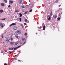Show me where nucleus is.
Here are the masks:
<instances>
[{
    "instance_id": "obj_1",
    "label": "nucleus",
    "mask_w": 65,
    "mask_h": 65,
    "mask_svg": "<svg viewBox=\"0 0 65 65\" xmlns=\"http://www.w3.org/2000/svg\"><path fill=\"white\" fill-rule=\"evenodd\" d=\"M51 16L50 15H48L47 16V20L48 21H50L51 20Z\"/></svg>"
},
{
    "instance_id": "obj_2",
    "label": "nucleus",
    "mask_w": 65,
    "mask_h": 65,
    "mask_svg": "<svg viewBox=\"0 0 65 65\" xmlns=\"http://www.w3.org/2000/svg\"><path fill=\"white\" fill-rule=\"evenodd\" d=\"M16 25V23H13L12 24H11L10 26L9 27H11L13 25Z\"/></svg>"
},
{
    "instance_id": "obj_3",
    "label": "nucleus",
    "mask_w": 65,
    "mask_h": 65,
    "mask_svg": "<svg viewBox=\"0 0 65 65\" xmlns=\"http://www.w3.org/2000/svg\"><path fill=\"white\" fill-rule=\"evenodd\" d=\"M15 43V42H11L10 43V44H11V45H13V44H14Z\"/></svg>"
},
{
    "instance_id": "obj_4",
    "label": "nucleus",
    "mask_w": 65,
    "mask_h": 65,
    "mask_svg": "<svg viewBox=\"0 0 65 65\" xmlns=\"http://www.w3.org/2000/svg\"><path fill=\"white\" fill-rule=\"evenodd\" d=\"M16 33H18L20 34L21 33V32H20V31L19 30H17L16 31Z\"/></svg>"
},
{
    "instance_id": "obj_5",
    "label": "nucleus",
    "mask_w": 65,
    "mask_h": 65,
    "mask_svg": "<svg viewBox=\"0 0 65 65\" xmlns=\"http://www.w3.org/2000/svg\"><path fill=\"white\" fill-rule=\"evenodd\" d=\"M1 6H4V3H1Z\"/></svg>"
},
{
    "instance_id": "obj_6",
    "label": "nucleus",
    "mask_w": 65,
    "mask_h": 65,
    "mask_svg": "<svg viewBox=\"0 0 65 65\" xmlns=\"http://www.w3.org/2000/svg\"><path fill=\"white\" fill-rule=\"evenodd\" d=\"M43 30H45V26L44 25L43 27Z\"/></svg>"
},
{
    "instance_id": "obj_7",
    "label": "nucleus",
    "mask_w": 65,
    "mask_h": 65,
    "mask_svg": "<svg viewBox=\"0 0 65 65\" xmlns=\"http://www.w3.org/2000/svg\"><path fill=\"white\" fill-rule=\"evenodd\" d=\"M9 2L11 3V4H12L13 3V1H9Z\"/></svg>"
},
{
    "instance_id": "obj_8",
    "label": "nucleus",
    "mask_w": 65,
    "mask_h": 65,
    "mask_svg": "<svg viewBox=\"0 0 65 65\" xmlns=\"http://www.w3.org/2000/svg\"><path fill=\"white\" fill-rule=\"evenodd\" d=\"M19 15H20V17H21L22 16H23V14H22L21 13H19Z\"/></svg>"
},
{
    "instance_id": "obj_9",
    "label": "nucleus",
    "mask_w": 65,
    "mask_h": 65,
    "mask_svg": "<svg viewBox=\"0 0 65 65\" xmlns=\"http://www.w3.org/2000/svg\"><path fill=\"white\" fill-rule=\"evenodd\" d=\"M18 42H16L15 43V44L14 45H17V44H18Z\"/></svg>"
},
{
    "instance_id": "obj_10",
    "label": "nucleus",
    "mask_w": 65,
    "mask_h": 65,
    "mask_svg": "<svg viewBox=\"0 0 65 65\" xmlns=\"http://www.w3.org/2000/svg\"><path fill=\"white\" fill-rule=\"evenodd\" d=\"M13 29L14 30H16L17 29V28L16 27H14Z\"/></svg>"
},
{
    "instance_id": "obj_11",
    "label": "nucleus",
    "mask_w": 65,
    "mask_h": 65,
    "mask_svg": "<svg viewBox=\"0 0 65 65\" xmlns=\"http://www.w3.org/2000/svg\"><path fill=\"white\" fill-rule=\"evenodd\" d=\"M54 17L55 19H56V18H57V15H55Z\"/></svg>"
},
{
    "instance_id": "obj_12",
    "label": "nucleus",
    "mask_w": 65,
    "mask_h": 65,
    "mask_svg": "<svg viewBox=\"0 0 65 65\" xmlns=\"http://www.w3.org/2000/svg\"><path fill=\"white\" fill-rule=\"evenodd\" d=\"M18 49V48H17V47H15V48H14V51H15L16 50H17Z\"/></svg>"
},
{
    "instance_id": "obj_13",
    "label": "nucleus",
    "mask_w": 65,
    "mask_h": 65,
    "mask_svg": "<svg viewBox=\"0 0 65 65\" xmlns=\"http://www.w3.org/2000/svg\"><path fill=\"white\" fill-rule=\"evenodd\" d=\"M21 26H22V28H24V26L23 25V24H21Z\"/></svg>"
},
{
    "instance_id": "obj_14",
    "label": "nucleus",
    "mask_w": 65,
    "mask_h": 65,
    "mask_svg": "<svg viewBox=\"0 0 65 65\" xmlns=\"http://www.w3.org/2000/svg\"><path fill=\"white\" fill-rule=\"evenodd\" d=\"M0 12L1 13L3 12V10H0Z\"/></svg>"
},
{
    "instance_id": "obj_15",
    "label": "nucleus",
    "mask_w": 65,
    "mask_h": 65,
    "mask_svg": "<svg viewBox=\"0 0 65 65\" xmlns=\"http://www.w3.org/2000/svg\"><path fill=\"white\" fill-rule=\"evenodd\" d=\"M4 1L5 3H7V0H4Z\"/></svg>"
},
{
    "instance_id": "obj_16",
    "label": "nucleus",
    "mask_w": 65,
    "mask_h": 65,
    "mask_svg": "<svg viewBox=\"0 0 65 65\" xmlns=\"http://www.w3.org/2000/svg\"><path fill=\"white\" fill-rule=\"evenodd\" d=\"M27 12H28V11L24 13V14H27Z\"/></svg>"
},
{
    "instance_id": "obj_17",
    "label": "nucleus",
    "mask_w": 65,
    "mask_h": 65,
    "mask_svg": "<svg viewBox=\"0 0 65 65\" xmlns=\"http://www.w3.org/2000/svg\"><path fill=\"white\" fill-rule=\"evenodd\" d=\"M25 22H27V21H28V20H27V19H25Z\"/></svg>"
},
{
    "instance_id": "obj_18",
    "label": "nucleus",
    "mask_w": 65,
    "mask_h": 65,
    "mask_svg": "<svg viewBox=\"0 0 65 65\" xmlns=\"http://www.w3.org/2000/svg\"><path fill=\"white\" fill-rule=\"evenodd\" d=\"M52 11H51V13H50V16L51 17V16H52V15H53V14H52Z\"/></svg>"
},
{
    "instance_id": "obj_19",
    "label": "nucleus",
    "mask_w": 65,
    "mask_h": 65,
    "mask_svg": "<svg viewBox=\"0 0 65 65\" xmlns=\"http://www.w3.org/2000/svg\"><path fill=\"white\" fill-rule=\"evenodd\" d=\"M57 19L58 20H61V18H60V17H58L57 18Z\"/></svg>"
},
{
    "instance_id": "obj_20",
    "label": "nucleus",
    "mask_w": 65,
    "mask_h": 65,
    "mask_svg": "<svg viewBox=\"0 0 65 65\" xmlns=\"http://www.w3.org/2000/svg\"><path fill=\"white\" fill-rule=\"evenodd\" d=\"M25 38H23L22 39V41H24V40H25Z\"/></svg>"
},
{
    "instance_id": "obj_21",
    "label": "nucleus",
    "mask_w": 65,
    "mask_h": 65,
    "mask_svg": "<svg viewBox=\"0 0 65 65\" xmlns=\"http://www.w3.org/2000/svg\"><path fill=\"white\" fill-rule=\"evenodd\" d=\"M32 11H33V10L32 9H31L29 10V12H32Z\"/></svg>"
},
{
    "instance_id": "obj_22",
    "label": "nucleus",
    "mask_w": 65,
    "mask_h": 65,
    "mask_svg": "<svg viewBox=\"0 0 65 65\" xmlns=\"http://www.w3.org/2000/svg\"><path fill=\"white\" fill-rule=\"evenodd\" d=\"M11 40H13V38L12 37H11L10 38Z\"/></svg>"
},
{
    "instance_id": "obj_23",
    "label": "nucleus",
    "mask_w": 65,
    "mask_h": 65,
    "mask_svg": "<svg viewBox=\"0 0 65 65\" xmlns=\"http://www.w3.org/2000/svg\"><path fill=\"white\" fill-rule=\"evenodd\" d=\"M26 43V42H25L24 43L22 44V45H24V44H25V43Z\"/></svg>"
},
{
    "instance_id": "obj_24",
    "label": "nucleus",
    "mask_w": 65,
    "mask_h": 65,
    "mask_svg": "<svg viewBox=\"0 0 65 65\" xmlns=\"http://www.w3.org/2000/svg\"><path fill=\"white\" fill-rule=\"evenodd\" d=\"M20 47H21V46H18L17 48H20Z\"/></svg>"
},
{
    "instance_id": "obj_25",
    "label": "nucleus",
    "mask_w": 65,
    "mask_h": 65,
    "mask_svg": "<svg viewBox=\"0 0 65 65\" xmlns=\"http://www.w3.org/2000/svg\"><path fill=\"white\" fill-rule=\"evenodd\" d=\"M2 25H3V24H2V23H0V26H1Z\"/></svg>"
},
{
    "instance_id": "obj_26",
    "label": "nucleus",
    "mask_w": 65,
    "mask_h": 65,
    "mask_svg": "<svg viewBox=\"0 0 65 65\" xmlns=\"http://www.w3.org/2000/svg\"><path fill=\"white\" fill-rule=\"evenodd\" d=\"M22 8H25V6H22Z\"/></svg>"
},
{
    "instance_id": "obj_27",
    "label": "nucleus",
    "mask_w": 65,
    "mask_h": 65,
    "mask_svg": "<svg viewBox=\"0 0 65 65\" xmlns=\"http://www.w3.org/2000/svg\"><path fill=\"white\" fill-rule=\"evenodd\" d=\"M15 37L16 38H18V37H18V35H15Z\"/></svg>"
},
{
    "instance_id": "obj_28",
    "label": "nucleus",
    "mask_w": 65,
    "mask_h": 65,
    "mask_svg": "<svg viewBox=\"0 0 65 65\" xmlns=\"http://www.w3.org/2000/svg\"><path fill=\"white\" fill-rule=\"evenodd\" d=\"M6 40V42H7V41H8V39H7V40Z\"/></svg>"
},
{
    "instance_id": "obj_29",
    "label": "nucleus",
    "mask_w": 65,
    "mask_h": 65,
    "mask_svg": "<svg viewBox=\"0 0 65 65\" xmlns=\"http://www.w3.org/2000/svg\"><path fill=\"white\" fill-rule=\"evenodd\" d=\"M2 20H5V18H4L1 19Z\"/></svg>"
},
{
    "instance_id": "obj_30",
    "label": "nucleus",
    "mask_w": 65,
    "mask_h": 65,
    "mask_svg": "<svg viewBox=\"0 0 65 65\" xmlns=\"http://www.w3.org/2000/svg\"><path fill=\"white\" fill-rule=\"evenodd\" d=\"M20 20V22H21V21H22V20H21V18H20L19 19Z\"/></svg>"
},
{
    "instance_id": "obj_31",
    "label": "nucleus",
    "mask_w": 65,
    "mask_h": 65,
    "mask_svg": "<svg viewBox=\"0 0 65 65\" xmlns=\"http://www.w3.org/2000/svg\"><path fill=\"white\" fill-rule=\"evenodd\" d=\"M27 33H25V36H26V35H27Z\"/></svg>"
},
{
    "instance_id": "obj_32",
    "label": "nucleus",
    "mask_w": 65,
    "mask_h": 65,
    "mask_svg": "<svg viewBox=\"0 0 65 65\" xmlns=\"http://www.w3.org/2000/svg\"><path fill=\"white\" fill-rule=\"evenodd\" d=\"M1 37H2V38H3V35Z\"/></svg>"
},
{
    "instance_id": "obj_33",
    "label": "nucleus",
    "mask_w": 65,
    "mask_h": 65,
    "mask_svg": "<svg viewBox=\"0 0 65 65\" xmlns=\"http://www.w3.org/2000/svg\"><path fill=\"white\" fill-rule=\"evenodd\" d=\"M18 62H22V61H20V60H18Z\"/></svg>"
},
{
    "instance_id": "obj_34",
    "label": "nucleus",
    "mask_w": 65,
    "mask_h": 65,
    "mask_svg": "<svg viewBox=\"0 0 65 65\" xmlns=\"http://www.w3.org/2000/svg\"><path fill=\"white\" fill-rule=\"evenodd\" d=\"M4 65H7V64L6 63H5L4 64Z\"/></svg>"
},
{
    "instance_id": "obj_35",
    "label": "nucleus",
    "mask_w": 65,
    "mask_h": 65,
    "mask_svg": "<svg viewBox=\"0 0 65 65\" xmlns=\"http://www.w3.org/2000/svg\"><path fill=\"white\" fill-rule=\"evenodd\" d=\"M9 50H11V48H9Z\"/></svg>"
},
{
    "instance_id": "obj_36",
    "label": "nucleus",
    "mask_w": 65,
    "mask_h": 65,
    "mask_svg": "<svg viewBox=\"0 0 65 65\" xmlns=\"http://www.w3.org/2000/svg\"><path fill=\"white\" fill-rule=\"evenodd\" d=\"M22 1H23V0H21L20 1V2H21Z\"/></svg>"
},
{
    "instance_id": "obj_37",
    "label": "nucleus",
    "mask_w": 65,
    "mask_h": 65,
    "mask_svg": "<svg viewBox=\"0 0 65 65\" xmlns=\"http://www.w3.org/2000/svg\"><path fill=\"white\" fill-rule=\"evenodd\" d=\"M24 25H27V24L26 23H24Z\"/></svg>"
},
{
    "instance_id": "obj_38",
    "label": "nucleus",
    "mask_w": 65,
    "mask_h": 65,
    "mask_svg": "<svg viewBox=\"0 0 65 65\" xmlns=\"http://www.w3.org/2000/svg\"><path fill=\"white\" fill-rule=\"evenodd\" d=\"M11 6L10 5H9L8 7H10Z\"/></svg>"
},
{
    "instance_id": "obj_39",
    "label": "nucleus",
    "mask_w": 65,
    "mask_h": 65,
    "mask_svg": "<svg viewBox=\"0 0 65 65\" xmlns=\"http://www.w3.org/2000/svg\"><path fill=\"white\" fill-rule=\"evenodd\" d=\"M13 49H14V48H12V49L11 48V50H13Z\"/></svg>"
},
{
    "instance_id": "obj_40",
    "label": "nucleus",
    "mask_w": 65,
    "mask_h": 65,
    "mask_svg": "<svg viewBox=\"0 0 65 65\" xmlns=\"http://www.w3.org/2000/svg\"><path fill=\"white\" fill-rule=\"evenodd\" d=\"M22 43H20V44H22Z\"/></svg>"
},
{
    "instance_id": "obj_41",
    "label": "nucleus",
    "mask_w": 65,
    "mask_h": 65,
    "mask_svg": "<svg viewBox=\"0 0 65 65\" xmlns=\"http://www.w3.org/2000/svg\"><path fill=\"white\" fill-rule=\"evenodd\" d=\"M11 52H10V53H9V54H11Z\"/></svg>"
},
{
    "instance_id": "obj_42",
    "label": "nucleus",
    "mask_w": 65,
    "mask_h": 65,
    "mask_svg": "<svg viewBox=\"0 0 65 65\" xmlns=\"http://www.w3.org/2000/svg\"><path fill=\"white\" fill-rule=\"evenodd\" d=\"M18 10H16V11H15V12H18Z\"/></svg>"
},
{
    "instance_id": "obj_43",
    "label": "nucleus",
    "mask_w": 65,
    "mask_h": 65,
    "mask_svg": "<svg viewBox=\"0 0 65 65\" xmlns=\"http://www.w3.org/2000/svg\"><path fill=\"white\" fill-rule=\"evenodd\" d=\"M3 27V25H2L1 26V27Z\"/></svg>"
},
{
    "instance_id": "obj_44",
    "label": "nucleus",
    "mask_w": 65,
    "mask_h": 65,
    "mask_svg": "<svg viewBox=\"0 0 65 65\" xmlns=\"http://www.w3.org/2000/svg\"><path fill=\"white\" fill-rule=\"evenodd\" d=\"M61 5H59L58 6H59V7H60V6H61Z\"/></svg>"
},
{
    "instance_id": "obj_45",
    "label": "nucleus",
    "mask_w": 65,
    "mask_h": 65,
    "mask_svg": "<svg viewBox=\"0 0 65 65\" xmlns=\"http://www.w3.org/2000/svg\"><path fill=\"white\" fill-rule=\"evenodd\" d=\"M19 18H17V20H19Z\"/></svg>"
},
{
    "instance_id": "obj_46",
    "label": "nucleus",
    "mask_w": 65,
    "mask_h": 65,
    "mask_svg": "<svg viewBox=\"0 0 65 65\" xmlns=\"http://www.w3.org/2000/svg\"><path fill=\"white\" fill-rule=\"evenodd\" d=\"M5 52H7V51L6 50V51H5Z\"/></svg>"
},
{
    "instance_id": "obj_47",
    "label": "nucleus",
    "mask_w": 65,
    "mask_h": 65,
    "mask_svg": "<svg viewBox=\"0 0 65 65\" xmlns=\"http://www.w3.org/2000/svg\"><path fill=\"white\" fill-rule=\"evenodd\" d=\"M17 56V55H16L15 56V57H16Z\"/></svg>"
},
{
    "instance_id": "obj_48",
    "label": "nucleus",
    "mask_w": 65,
    "mask_h": 65,
    "mask_svg": "<svg viewBox=\"0 0 65 65\" xmlns=\"http://www.w3.org/2000/svg\"><path fill=\"white\" fill-rule=\"evenodd\" d=\"M59 16H61V15L60 14H59Z\"/></svg>"
},
{
    "instance_id": "obj_49",
    "label": "nucleus",
    "mask_w": 65,
    "mask_h": 65,
    "mask_svg": "<svg viewBox=\"0 0 65 65\" xmlns=\"http://www.w3.org/2000/svg\"><path fill=\"white\" fill-rule=\"evenodd\" d=\"M9 40H10V39H9Z\"/></svg>"
},
{
    "instance_id": "obj_50",
    "label": "nucleus",
    "mask_w": 65,
    "mask_h": 65,
    "mask_svg": "<svg viewBox=\"0 0 65 65\" xmlns=\"http://www.w3.org/2000/svg\"><path fill=\"white\" fill-rule=\"evenodd\" d=\"M37 34V33H36V34Z\"/></svg>"
}]
</instances>
